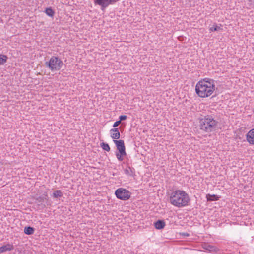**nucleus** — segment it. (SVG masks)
I'll return each instance as SVG.
<instances>
[{
  "label": "nucleus",
  "instance_id": "obj_12",
  "mask_svg": "<svg viewBox=\"0 0 254 254\" xmlns=\"http://www.w3.org/2000/svg\"><path fill=\"white\" fill-rule=\"evenodd\" d=\"M156 229L158 230L162 229L165 226V223L163 220H158L154 223Z\"/></svg>",
  "mask_w": 254,
  "mask_h": 254
},
{
  "label": "nucleus",
  "instance_id": "obj_19",
  "mask_svg": "<svg viewBox=\"0 0 254 254\" xmlns=\"http://www.w3.org/2000/svg\"><path fill=\"white\" fill-rule=\"evenodd\" d=\"M8 57L6 55L0 54V65H3L7 62Z\"/></svg>",
  "mask_w": 254,
  "mask_h": 254
},
{
  "label": "nucleus",
  "instance_id": "obj_4",
  "mask_svg": "<svg viewBox=\"0 0 254 254\" xmlns=\"http://www.w3.org/2000/svg\"><path fill=\"white\" fill-rule=\"evenodd\" d=\"M64 64L62 61L56 56H52L48 62L45 63V66L52 71L60 70Z\"/></svg>",
  "mask_w": 254,
  "mask_h": 254
},
{
  "label": "nucleus",
  "instance_id": "obj_24",
  "mask_svg": "<svg viewBox=\"0 0 254 254\" xmlns=\"http://www.w3.org/2000/svg\"><path fill=\"white\" fill-rule=\"evenodd\" d=\"M121 123V122L119 120V121H117L116 122H115L114 123V124H113V127H118Z\"/></svg>",
  "mask_w": 254,
  "mask_h": 254
},
{
  "label": "nucleus",
  "instance_id": "obj_14",
  "mask_svg": "<svg viewBox=\"0 0 254 254\" xmlns=\"http://www.w3.org/2000/svg\"><path fill=\"white\" fill-rule=\"evenodd\" d=\"M35 229L31 226H26L24 228V232L27 235H32L34 233Z\"/></svg>",
  "mask_w": 254,
  "mask_h": 254
},
{
  "label": "nucleus",
  "instance_id": "obj_25",
  "mask_svg": "<svg viewBox=\"0 0 254 254\" xmlns=\"http://www.w3.org/2000/svg\"><path fill=\"white\" fill-rule=\"evenodd\" d=\"M181 235L184 236H190V234L188 233H181Z\"/></svg>",
  "mask_w": 254,
  "mask_h": 254
},
{
  "label": "nucleus",
  "instance_id": "obj_2",
  "mask_svg": "<svg viewBox=\"0 0 254 254\" xmlns=\"http://www.w3.org/2000/svg\"><path fill=\"white\" fill-rule=\"evenodd\" d=\"M190 201L188 194L180 190L173 191L169 197L170 203L179 208L189 205Z\"/></svg>",
  "mask_w": 254,
  "mask_h": 254
},
{
  "label": "nucleus",
  "instance_id": "obj_6",
  "mask_svg": "<svg viewBox=\"0 0 254 254\" xmlns=\"http://www.w3.org/2000/svg\"><path fill=\"white\" fill-rule=\"evenodd\" d=\"M94 4L101 6L102 10H104L110 5L115 4L119 0H93Z\"/></svg>",
  "mask_w": 254,
  "mask_h": 254
},
{
  "label": "nucleus",
  "instance_id": "obj_18",
  "mask_svg": "<svg viewBox=\"0 0 254 254\" xmlns=\"http://www.w3.org/2000/svg\"><path fill=\"white\" fill-rule=\"evenodd\" d=\"M45 12L48 16L51 17H53L55 14V11L51 7L46 8Z\"/></svg>",
  "mask_w": 254,
  "mask_h": 254
},
{
  "label": "nucleus",
  "instance_id": "obj_15",
  "mask_svg": "<svg viewBox=\"0 0 254 254\" xmlns=\"http://www.w3.org/2000/svg\"><path fill=\"white\" fill-rule=\"evenodd\" d=\"M206 198L208 201H212L218 200L219 198V197L217 195H211L210 194H208L206 195Z\"/></svg>",
  "mask_w": 254,
  "mask_h": 254
},
{
  "label": "nucleus",
  "instance_id": "obj_17",
  "mask_svg": "<svg viewBox=\"0 0 254 254\" xmlns=\"http://www.w3.org/2000/svg\"><path fill=\"white\" fill-rule=\"evenodd\" d=\"M52 196L55 198H58L59 197H62L63 196V193L61 190H57L54 191Z\"/></svg>",
  "mask_w": 254,
  "mask_h": 254
},
{
  "label": "nucleus",
  "instance_id": "obj_16",
  "mask_svg": "<svg viewBox=\"0 0 254 254\" xmlns=\"http://www.w3.org/2000/svg\"><path fill=\"white\" fill-rule=\"evenodd\" d=\"M203 248L210 252L215 251L216 250V248L215 246L208 244H205Z\"/></svg>",
  "mask_w": 254,
  "mask_h": 254
},
{
  "label": "nucleus",
  "instance_id": "obj_10",
  "mask_svg": "<svg viewBox=\"0 0 254 254\" xmlns=\"http://www.w3.org/2000/svg\"><path fill=\"white\" fill-rule=\"evenodd\" d=\"M111 136L113 139H118L120 137V134L118 128H114L110 130Z\"/></svg>",
  "mask_w": 254,
  "mask_h": 254
},
{
  "label": "nucleus",
  "instance_id": "obj_21",
  "mask_svg": "<svg viewBox=\"0 0 254 254\" xmlns=\"http://www.w3.org/2000/svg\"><path fill=\"white\" fill-rule=\"evenodd\" d=\"M100 146L102 148V149L104 150H105L106 151H110V147L109 145V144L107 143L102 142L100 144Z\"/></svg>",
  "mask_w": 254,
  "mask_h": 254
},
{
  "label": "nucleus",
  "instance_id": "obj_1",
  "mask_svg": "<svg viewBox=\"0 0 254 254\" xmlns=\"http://www.w3.org/2000/svg\"><path fill=\"white\" fill-rule=\"evenodd\" d=\"M215 90V85L213 79H204L199 81L195 86V91L198 96L205 98L212 95Z\"/></svg>",
  "mask_w": 254,
  "mask_h": 254
},
{
  "label": "nucleus",
  "instance_id": "obj_11",
  "mask_svg": "<svg viewBox=\"0 0 254 254\" xmlns=\"http://www.w3.org/2000/svg\"><path fill=\"white\" fill-rule=\"evenodd\" d=\"M13 249L14 247L13 245L8 243L0 247V253H2L6 251H11Z\"/></svg>",
  "mask_w": 254,
  "mask_h": 254
},
{
  "label": "nucleus",
  "instance_id": "obj_3",
  "mask_svg": "<svg viewBox=\"0 0 254 254\" xmlns=\"http://www.w3.org/2000/svg\"><path fill=\"white\" fill-rule=\"evenodd\" d=\"M220 124L212 115L204 116L199 120L200 129L206 132L214 131L219 128Z\"/></svg>",
  "mask_w": 254,
  "mask_h": 254
},
{
  "label": "nucleus",
  "instance_id": "obj_23",
  "mask_svg": "<svg viewBox=\"0 0 254 254\" xmlns=\"http://www.w3.org/2000/svg\"><path fill=\"white\" fill-rule=\"evenodd\" d=\"M127 118L126 115H121L119 117V121L121 122L122 121L126 120Z\"/></svg>",
  "mask_w": 254,
  "mask_h": 254
},
{
  "label": "nucleus",
  "instance_id": "obj_9",
  "mask_svg": "<svg viewBox=\"0 0 254 254\" xmlns=\"http://www.w3.org/2000/svg\"><path fill=\"white\" fill-rule=\"evenodd\" d=\"M246 139L248 142L254 145V128L250 130L246 134Z\"/></svg>",
  "mask_w": 254,
  "mask_h": 254
},
{
  "label": "nucleus",
  "instance_id": "obj_8",
  "mask_svg": "<svg viewBox=\"0 0 254 254\" xmlns=\"http://www.w3.org/2000/svg\"><path fill=\"white\" fill-rule=\"evenodd\" d=\"M34 198L37 201V203H38V206H41L42 208H44L46 207L45 204H43V202L44 200H48V195L47 193H45L43 195L35 197Z\"/></svg>",
  "mask_w": 254,
  "mask_h": 254
},
{
  "label": "nucleus",
  "instance_id": "obj_27",
  "mask_svg": "<svg viewBox=\"0 0 254 254\" xmlns=\"http://www.w3.org/2000/svg\"><path fill=\"white\" fill-rule=\"evenodd\" d=\"M253 112H254V110H253Z\"/></svg>",
  "mask_w": 254,
  "mask_h": 254
},
{
  "label": "nucleus",
  "instance_id": "obj_5",
  "mask_svg": "<svg viewBox=\"0 0 254 254\" xmlns=\"http://www.w3.org/2000/svg\"><path fill=\"white\" fill-rule=\"evenodd\" d=\"M115 194L117 198L122 200H127L130 198L131 193L126 189L121 188L115 190Z\"/></svg>",
  "mask_w": 254,
  "mask_h": 254
},
{
  "label": "nucleus",
  "instance_id": "obj_20",
  "mask_svg": "<svg viewBox=\"0 0 254 254\" xmlns=\"http://www.w3.org/2000/svg\"><path fill=\"white\" fill-rule=\"evenodd\" d=\"M222 26L221 24H220L219 26L217 25L216 24H214L213 25V26L209 28V31L210 32H213V31H217L221 29V27Z\"/></svg>",
  "mask_w": 254,
  "mask_h": 254
},
{
  "label": "nucleus",
  "instance_id": "obj_13",
  "mask_svg": "<svg viewBox=\"0 0 254 254\" xmlns=\"http://www.w3.org/2000/svg\"><path fill=\"white\" fill-rule=\"evenodd\" d=\"M124 173L125 174L130 176H134L135 175L134 169L131 168L130 166H127V168L124 170Z\"/></svg>",
  "mask_w": 254,
  "mask_h": 254
},
{
  "label": "nucleus",
  "instance_id": "obj_22",
  "mask_svg": "<svg viewBox=\"0 0 254 254\" xmlns=\"http://www.w3.org/2000/svg\"><path fill=\"white\" fill-rule=\"evenodd\" d=\"M116 157L118 158V159L119 161H122L124 159L123 157L125 156L126 155H121V154L119 152V153H116Z\"/></svg>",
  "mask_w": 254,
  "mask_h": 254
},
{
  "label": "nucleus",
  "instance_id": "obj_7",
  "mask_svg": "<svg viewBox=\"0 0 254 254\" xmlns=\"http://www.w3.org/2000/svg\"><path fill=\"white\" fill-rule=\"evenodd\" d=\"M114 143H115L117 149L119 151V153L121 155H126V148L125 146L124 141L123 140H114Z\"/></svg>",
  "mask_w": 254,
  "mask_h": 254
},
{
  "label": "nucleus",
  "instance_id": "obj_26",
  "mask_svg": "<svg viewBox=\"0 0 254 254\" xmlns=\"http://www.w3.org/2000/svg\"><path fill=\"white\" fill-rule=\"evenodd\" d=\"M248 1L251 3H254V0H248Z\"/></svg>",
  "mask_w": 254,
  "mask_h": 254
}]
</instances>
